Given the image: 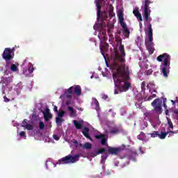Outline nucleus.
Segmentation results:
<instances>
[{
    "mask_svg": "<svg viewBox=\"0 0 178 178\" xmlns=\"http://www.w3.org/2000/svg\"><path fill=\"white\" fill-rule=\"evenodd\" d=\"M95 138L97 140H101L102 145H105L106 144V138H105V134L95 135Z\"/></svg>",
    "mask_w": 178,
    "mask_h": 178,
    "instance_id": "13",
    "label": "nucleus"
},
{
    "mask_svg": "<svg viewBox=\"0 0 178 178\" xmlns=\"http://www.w3.org/2000/svg\"><path fill=\"white\" fill-rule=\"evenodd\" d=\"M74 93L76 95H81V87L79 85H76L74 88Z\"/></svg>",
    "mask_w": 178,
    "mask_h": 178,
    "instance_id": "19",
    "label": "nucleus"
},
{
    "mask_svg": "<svg viewBox=\"0 0 178 178\" xmlns=\"http://www.w3.org/2000/svg\"><path fill=\"white\" fill-rule=\"evenodd\" d=\"M53 138H54L56 141H59V136L56 134L53 135Z\"/></svg>",
    "mask_w": 178,
    "mask_h": 178,
    "instance_id": "50",
    "label": "nucleus"
},
{
    "mask_svg": "<svg viewBox=\"0 0 178 178\" xmlns=\"http://www.w3.org/2000/svg\"><path fill=\"white\" fill-rule=\"evenodd\" d=\"M63 116H65V112L63 111H61L60 113H58L57 118H62Z\"/></svg>",
    "mask_w": 178,
    "mask_h": 178,
    "instance_id": "41",
    "label": "nucleus"
},
{
    "mask_svg": "<svg viewBox=\"0 0 178 178\" xmlns=\"http://www.w3.org/2000/svg\"><path fill=\"white\" fill-rule=\"evenodd\" d=\"M145 45L149 55H152V54H154V51H155V48H154V43L145 42Z\"/></svg>",
    "mask_w": 178,
    "mask_h": 178,
    "instance_id": "14",
    "label": "nucleus"
},
{
    "mask_svg": "<svg viewBox=\"0 0 178 178\" xmlns=\"http://www.w3.org/2000/svg\"><path fill=\"white\" fill-rule=\"evenodd\" d=\"M90 129L88 127H84L82 130V134H83L84 137L88 138V140H92L91 136H90Z\"/></svg>",
    "mask_w": 178,
    "mask_h": 178,
    "instance_id": "15",
    "label": "nucleus"
},
{
    "mask_svg": "<svg viewBox=\"0 0 178 178\" xmlns=\"http://www.w3.org/2000/svg\"><path fill=\"white\" fill-rule=\"evenodd\" d=\"M29 124H27V120H24V121L22 123V127H25L26 126H27Z\"/></svg>",
    "mask_w": 178,
    "mask_h": 178,
    "instance_id": "43",
    "label": "nucleus"
},
{
    "mask_svg": "<svg viewBox=\"0 0 178 178\" xmlns=\"http://www.w3.org/2000/svg\"><path fill=\"white\" fill-rule=\"evenodd\" d=\"M136 17H137V19H139V22H143V16L141 15V13L136 15Z\"/></svg>",
    "mask_w": 178,
    "mask_h": 178,
    "instance_id": "44",
    "label": "nucleus"
},
{
    "mask_svg": "<svg viewBox=\"0 0 178 178\" xmlns=\"http://www.w3.org/2000/svg\"><path fill=\"white\" fill-rule=\"evenodd\" d=\"M144 115L146 117V118H152V111H147L144 113Z\"/></svg>",
    "mask_w": 178,
    "mask_h": 178,
    "instance_id": "35",
    "label": "nucleus"
},
{
    "mask_svg": "<svg viewBox=\"0 0 178 178\" xmlns=\"http://www.w3.org/2000/svg\"><path fill=\"white\" fill-rule=\"evenodd\" d=\"M97 30L100 31L101 30H104L106 27V24L104 21H102L101 23L97 24Z\"/></svg>",
    "mask_w": 178,
    "mask_h": 178,
    "instance_id": "17",
    "label": "nucleus"
},
{
    "mask_svg": "<svg viewBox=\"0 0 178 178\" xmlns=\"http://www.w3.org/2000/svg\"><path fill=\"white\" fill-rule=\"evenodd\" d=\"M151 99H154V97L152 95L149 96L147 99V97L145 98V101H151Z\"/></svg>",
    "mask_w": 178,
    "mask_h": 178,
    "instance_id": "48",
    "label": "nucleus"
},
{
    "mask_svg": "<svg viewBox=\"0 0 178 178\" xmlns=\"http://www.w3.org/2000/svg\"><path fill=\"white\" fill-rule=\"evenodd\" d=\"M99 1H102V2H104V1H105V0H96V1H95V3H97V2H99V3H101V2H100Z\"/></svg>",
    "mask_w": 178,
    "mask_h": 178,
    "instance_id": "61",
    "label": "nucleus"
},
{
    "mask_svg": "<svg viewBox=\"0 0 178 178\" xmlns=\"http://www.w3.org/2000/svg\"><path fill=\"white\" fill-rule=\"evenodd\" d=\"M166 133H168V137H172V136H175V134H177L178 130L168 131Z\"/></svg>",
    "mask_w": 178,
    "mask_h": 178,
    "instance_id": "33",
    "label": "nucleus"
},
{
    "mask_svg": "<svg viewBox=\"0 0 178 178\" xmlns=\"http://www.w3.org/2000/svg\"><path fill=\"white\" fill-rule=\"evenodd\" d=\"M168 126L170 129H173V123L171 120H168Z\"/></svg>",
    "mask_w": 178,
    "mask_h": 178,
    "instance_id": "47",
    "label": "nucleus"
},
{
    "mask_svg": "<svg viewBox=\"0 0 178 178\" xmlns=\"http://www.w3.org/2000/svg\"><path fill=\"white\" fill-rule=\"evenodd\" d=\"M118 19L120 20V24L122 27V29H127V25L124 23V17L123 16V11L122 10H119L118 13Z\"/></svg>",
    "mask_w": 178,
    "mask_h": 178,
    "instance_id": "10",
    "label": "nucleus"
},
{
    "mask_svg": "<svg viewBox=\"0 0 178 178\" xmlns=\"http://www.w3.org/2000/svg\"><path fill=\"white\" fill-rule=\"evenodd\" d=\"M74 125L77 130H81L83 129V123L79 121L74 120Z\"/></svg>",
    "mask_w": 178,
    "mask_h": 178,
    "instance_id": "18",
    "label": "nucleus"
},
{
    "mask_svg": "<svg viewBox=\"0 0 178 178\" xmlns=\"http://www.w3.org/2000/svg\"><path fill=\"white\" fill-rule=\"evenodd\" d=\"M10 83H12V79L10 77H2L0 84H2L3 94H5V88H8Z\"/></svg>",
    "mask_w": 178,
    "mask_h": 178,
    "instance_id": "8",
    "label": "nucleus"
},
{
    "mask_svg": "<svg viewBox=\"0 0 178 178\" xmlns=\"http://www.w3.org/2000/svg\"><path fill=\"white\" fill-rule=\"evenodd\" d=\"M136 156H137V154H136V153H132L131 154H130V155L129 156V161H133L134 162H136Z\"/></svg>",
    "mask_w": 178,
    "mask_h": 178,
    "instance_id": "27",
    "label": "nucleus"
},
{
    "mask_svg": "<svg viewBox=\"0 0 178 178\" xmlns=\"http://www.w3.org/2000/svg\"><path fill=\"white\" fill-rule=\"evenodd\" d=\"M94 103L95 105L96 111H99V102H98V100L97 99H94Z\"/></svg>",
    "mask_w": 178,
    "mask_h": 178,
    "instance_id": "32",
    "label": "nucleus"
},
{
    "mask_svg": "<svg viewBox=\"0 0 178 178\" xmlns=\"http://www.w3.org/2000/svg\"><path fill=\"white\" fill-rule=\"evenodd\" d=\"M152 106L154 108V112L161 115L162 113V100L161 99L157 98L155 99L151 104Z\"/></svg>",
    "mask_w": 178,
    "mask_h": 178,
    "instance_id": "5",
    "label": "nucleus"
},
{
    "mask_svg": "<svg viewBox=\"0 0 178 178\" xmlns=\"http://www.w3.org/2000/svg\"><path fill=\"white\" fill-rule=\"evenodd\" d=\"M148 136H150L152 138H155L156 137H159V131H153L152 133L147 134Z\"/></svg>",
    "mask_w": 178,
    "mask_h": 178,
    "instance_id": "25",
    "label": "nucleus"
},
{
    "mask_svg": "<svg viewBox=\"0 0 178 178\" xmlns=\"http://www.w3.org/2000/svg\"><path fill=\"white\" fill-rule=\"evenodd\" d=\"M113 79L115 86H116V81L119 84L124 83L123 85H120L118 87L120 92H126V91H129V89L131 88V83L128 81V80H130V71L129 70V67H126L124 64L120 65L113 72Z\"/></svg>",
    "mask_w": 178,
    "mask_h": 178,
    "instance_id": "1",
    "label": "nucleus"
},
{
    "mask_svg": "<svg viewBox=\"0 0 178 178\" xmlns=\"http://www.w3.org/2000/svg\"><path fill=\"white\" fill-rule=\"evenodd\" d=\"M84 149H91L92 148V145L90 143H86L83 145Z\"/></svg>",
    "mask_w": 178,
    "mask_h": 178,
    "instance_id": "23",
    "label": "nucleus"
},
{
    "mask_svg": "<svg viewBox=\"0 0 178 178\" xmlns=\"http://www.w3.org/2000/svg\"><path fill=\"white\" fill-rule=\"evenodd\" d=\"M80 158L79 154H75L74 156L69 154L65 157H63L57 162V165H60V163H75L77 162Z\"/></svg>",
    "mask_w": 178,
    "mask_h": 178,
    "instance_id": "3",
    "label": "nucleus"
},
{
    "mask_svg": "<svg viewBox=\"0 0 178 178\" xmlns=\"http://www.w3.org/2000/svg\"><path fill=\"white\" fill-rule=\"evenodd\" d=\"M25 129H26L27 130H33V125L28 124L25 127Z\"/></svg>",
    "mask_w": 178,
    "mask_h": 178,
    "instance_id": "42",
    "label": "nucleus"
},
{
    "mask_svg": "<svg viewBox=\"0 0 178 178\" xmlns=\"http://www.w3.org/2000/svg\"><path fill=\"white\" fill-rule=\"evenodd\" d=\"M118 44H120V52L121 54V56L119 54H115V58L119 60V62H124V56H126V52H124V45L122 44V40H120L118 42Z\"/></svg>",
    "mask_w": 178,
    "mask_h": 178,
    "instance_id": "6",
    "label": "nucleus"
},
{
    "mask_svg": "<svg viewBox=\"0 0 178 178\" xmlns=\"http://www.w3.org/2000/svg\"><path fill=\"white\" fill-rule=\"evenodd\" d=\"M146 74H147V76H151V74H152V70H148L146 72Z\"/></svg>",
    "mask_w": 178,
    "mask_h": 178,
    "instance_id": "49",
    "label": "nucleus"
},
{
    "mask_svg": "<svg viewBox=\"0 0 178 178\" xmlns=\"http://www.w3.org/2000/svg\"><path fill=\"white\" fill-rule=\"evenodd\" d=\"M140 86H141L140 87H141L142 92H144L145 91V81L142 82Z\"/></svg>",
    "mask_w": 178,
    "mask_h": 178,
    "instance_id": "40",
    "label": "nucleus"
},
{
    "mask_svg": "<svg viewBox=\"0 0 178 178\" xmlns=\"http://www.w3.org/2000/svg\"><path fill=\"white\" fill-rule=\"evenodd\" d=\"M175 113L178 114V111H175Z\"/></svg>",
    "mask_w": 178,
    "mask_h": 178,
    "instance_id": "64",
    "label": "nucleus"
},
{
    "mask_svg": "<svg viewBox=\"0 0 178 178\" xmlns=\"http://www.w3.org/2000/svg\"><path fill=\"white\" fill-rule=\"evenodd\" d=\"M145 137V134L143 131H141L140 134L138 136V140H144Z\"/></svg>",
    "mask_w": 178,
    "mask_h": 178,
    "instance_id": "30",
    "label": "nucleus"
},
{
    "mask_svg": "<svg viewBox=\"0 0 178 178\" xmlns=\"http://www.w3.org/2000/svg\"><path fill=\"white\" fill-rule=\"evenodd\" d=\"M28 71L30 73V74H31V73H33V72H34V66H33V65H31L29 67Z\"/></svg>",
    "mask_w": 178,
    "mask_h": 178,
    "instance_id": "39",
    "label": "nucleus"
},
{
    "mask_svg": "<svg viewBox=\"0 0 178 178\" xmlns=\"http://www.w3.org/2000/svg\"><path fill=\"white\" fill-rule=\"evenodd\" d=\"M114 94L115 95L119 94V90H118V89H115V91H114Z\"/></svg>",
    "mask_w": 178,
    "mask_h": 178,
    "instance_id": "58",
    "label": "nucleus"
},
{
    "mask_svg": "<svg viewBox=\"0 0 178 178\" xmlns=\"http://www.w3.org/2000/svg\"><path fill=\"white\" fill-rule=\"evenodd\" d=\"M154 92H157L156 90H154L153 92H152V97H153V98H155L156 97V94H154Z\"/></svg>",
    "mask_w": 178,
    "mask_h": 178,
    "instance_id": "55",
    "label": "nucleus"
},
{
    "mask_svg": "<svg viewBox=\"0 0 178 178\" xmlns=\"http://www.w3.org/2000/svg\"><path fill=\"white\" fill-rule=\"evenodd\" d=\"M10 70L12 72H16L17 70V66L15 64H12L10 67Z\"/></svg>",
    "mask_w": 178,
    "mask_h": 178,
    "instance_id": "36",
    "label": "nucleus"
},
{
    "mask_svg": "<svg viewBox=\"0 0 178 178\" xmlns=\"http://www.w3.org/2000/svg\"><path fill=\"white\" fill-rule=\"evenodd\" d=\"M3 99H4L5 102H9V101H10V99H8V97H6V96H4Z\"/></svg>",
    "mask_w": 178,
    "mask_h": 178,
    "instance_id": "54",
    "label": "nucleus"
},
{
    "mask_svg": "<svg viewBox=\"0 0 178 178\" xmlns=\"http://www.w3.org/2000/svg\"><path fill=\"white\" fill-rule=\"evenodd\" d=\"M68 111L70 112L71 116H76V113H74V108L73 107L68 106Z\"/></svg>",
    "mask_w": 178,
    "mask_h": 178,
    "instance_id": "31",
    "label": "nucleus"
},
{
    "mask_svg": "<svg viewBox=\"0 0 178 178\" xmlns=\"http://www.w3.org/2000/svg\"><path fill=\"white\" fill-rule=\"evenodd\" d=\"M133 13L135 16H138V15H140V11L138 10H134Z\"/></svg>",
    "mask_w": 178,
    "mask_h": 178,
    "instance_id": "46",
    "label": "nucleus"
},
{
    "mask_svg": "<svg viewBox=\"0 0 178 178\" xmlns=\"http://www.w3.org/2000/svg\"><path fill=\"white\" fill-rule=\"evenodd\" d=\"M108 16L110 17V19H112V17H113V6H112V4L108 5Z\"/></svg>",
    "mask_w": 178,
    "mask_h": 178,
    "instance_id": "20",
    "label": "nucleus"
},
{
    "mask_svg": "<svg viewBox=\"0 0 178 178\" xmlns=\"http://www.w3.org/2000/svg\"><path fill=\"white\" fill-rule=\"evenodd\" d=\"M106 151V149L104 148L99 149V150L97 152V155H99V154H104V152H105Z\"/></svg>",
    "mask_w": 178,
    "mask_h": 178,
    "instance_id": "38",
    "label": "nucleus"
},
{
    "mask_svg": "<svg viewBox=\"0 0 178 178\" xmlns=\"http://www.w3.org/2000/svg\"><path fill=\"white\" fill-rule=\"evenodd\" d=\"M123 33L124 34V37H126V38H129L130 36V31L127 27L124 29Z\"/></svg>",
    "mask_w": 178,
    "mask_h": 178,
    "instance_id": "26",
    "label": "nucleus"
},
{
    "mask_svg": "<svg viewBox=\"0 0 178 178\" xmlns=\"http://www.w3.org/2000/svg\"><path fill=\"white\" fill-rule=\"evenodd\" d=\"M152 3V1L149 0H145V6H144V9H143V15L146 19H148V13L151 12V10H149V5Z\"/></svg>",
    "mask_w": 178,
    "mask_h": 178,
    "instance_id": "9",
    "label": "nucleus"
},
{
    "mask_svg": "<svg viewBox=\"0 0 178 178\" xmlns=\"http://www.w3.org/2000/svg\"><path fill=\"white\" fill-rule=\"evenodd\" d=\"M147 35L153 34V33H152V24H151V23H149L148 31H147Z\"/></svg>",
    "mask_w": 178,
    "mask_h": 178,
    "instance_id": "29",
    "label": "nucleus"
},
{
    "mask_svg": "<svg viewBox=\"0 0 178 178\" xmlns=\"http://www.w3.org/2000/svg\"><path fill=\"white\" fill-rule=\"evenodd\" d=\"M148 35V37H149V44L154 43V42H152V35H153V34H150V35Z\"/></svg>",
    "mask_w": 178,
    "mask_h": 178,
    "instance_id": "45",
    "label": "nucleus"
},
{
    "mask_svg": "<svg viewBox=\"0 0 178 178\" xmlns=\"http://www.w3.org/2000/svg\"><path fill=\"white\" fill-rule=\"evenodd\" d=\"M44 128H45V124H44V122L42 121H40L39 122V129H40V130H44Z\"/></svg>",
    "mask_w": 178,
    "mask_h": 178,
    "instance_id": "34",
    "label": "nucleus"
},
{
    "mask_svg": "<svg viewBox=\"0 0 178 178\" xmlns=\"http://www.w3.org/2000/svg\"><path fill=\"white\" fill-rule=\"evenodd\" d=\"M74 144L77 145V144H79V142H77V140H76V141L74 142Z\"/></svg>",
    "mask_w": 178,
    "mask_h": 178,
    "instance_id": "63",
    "label": "nucleus"
},
{
    "mask_svg": "<svg viewBox=\"0 0 178 178\" xmlns=\"http://www.w3.org/2000/svg\"><path fill=\"white\" fill-rule=\"evenodd\" d=\"M102 159H106L108 158V154H104L102 156Z\"/></svg>",
    "mask_w": 178,
    "mask_h": 178,
    "instance_id": "56",
    "label": "nucleus"
},
{
    "mask_svg": "<svg viewBox=\"0 0 178 178\" xmlns=\"http://www.w3.org/2000/svg\"><path fill=\"white\" fill-rule=\"evenodd\" d=\"M145 19L146 22H148V24H149V23H151V22L152 21V18L149 17V12L147 13V19H146L145 16Z\"/></svg>",
    "mask_w": 178,
    "mask_h": 178,
    "instance_id": "37",
    "label": "nucleus"
},
{
    "mask_svg": "<svg viewBox=\"0 0 178 178\" xmlns=\"http://www.w3.org/2000/svg\"><path fill=\"white\" fill-rule=\"evenodd\" d=\"M107 33L111 37V35H112V33L113 32V29H115V27L112 24H108L107 25Z\"/></svg>",
    "mask_w": 178,
    "mask_h": 178,
    "instance_id": "21",
    "label": "nucleus"
},
{
    "mask_svg": "<svg viewBox=\"0 0 178 178\" xmlns=\"http://www.w3.org/2000/svg\"><path fill=\"white\" fill-rule=\"evenodd\" d=\"M166 101H167V99H166V98H163V104H166Z\"/></svg>",
    "mask_w": 178,
    "mask_h": 178,
    "instance_id": "59",
    "label": "nucleus"
},
{
    "mask_svg": "<svg viewBox=\"0 0 178 178\" xmlns=\"http://www.w3.org/2000/svg\"><path fill=\"white\" fill-rule=\"evenodd\" d=\"M2 58L6 61L12 60L14 58V56L12 55V49L10 48H6L2 54Z\"/></svg>",
    "mask_w": 178,
    "mask_h": 178,
    "instance_id": "7",
    "label": "nucleus"
},
{
    "mask_svg": "<svg viewBox=\"0 0 178 178\" xmlns=\"http://www.w3.org/2000/svg\"><path fill=\"white\" fill-rule=\"evenodd\" d=\"M19 136H20V137H25V136H26V132H25V131H21V132L19 133Z\"/></svg>",
    "mask_w": 178,
    "mask_h": 178,
    "instance_id": "52",
    "label": "nucleus"
},
{
    "mask_svg": "<svg viewBox=\"0 0 178 178\" xmlns=\"http://www.w3.org/2000/svg\"><path fill=\"white\" fill-rule=\"evenodd\" d=\"M156 59L158 62H163L160 65V69L164 77H168V74H169V70L170 69V63L169 62V60H170V55L164 53L161 55H159Z\"/></svg>",
    "mask_w": 178,
    "mask_h": 178,
    "instance_id": "2",
    "label": "nucleus"
},
{
    "mask_svg": "<svg viewBox=\"0 0 178 178\" xmlns=\"http://www.w3.org/2000/svg\"><path fill=\"white\" fill-rule=\"evenodd\" d=\"M63 122H65V120H63V118H61L60 117L56 118V123L57 126H62V123H63Z\"/></svg>",
    "mask_w": 178,
    "mask_h": 178,
    "instance_id": "22",
    "label": "nucleus"
},
{
    "mask_svg": "<svg viewBox=\"0 0 178 178\" xmlns=\"http://www.w3.org/2000/svg\"><path fill=\"white\" fill-rule=\"evenodd\" d=\"M54 112L58 113V106H54Z\"/></svg>",
    "mask_w": 178,
    "mask_h": 178,
    "instance_id": "57",
    "label": "nucleus"
},
{
    "mask_svg": "<svg viewBox=\"0 0 178 178\" xmlns=\"http://www.w3.org/2000/svg\"><path fill=\"white\" fill-rule=\"evenodd\" d=\"M168 134H169V133L161 132V134H159V138H160L161 140H165Z\"/></svg>",
    "mask_w": 178,
    "mask_h": 178,
    "instance_id": "24",
    "label": "nucleus"
},
{
    "mask_svg": "<svg viewBox=\"0 0 178 178\" xmlns=\"http://www.w3.org/2000/svg\"><path fill=\"white\" fill-rule=\"evenodd\" d=\"M108 154H111V155H118V154L122 152V147H112L108 146Z\"/></svg>",
    "mask_w": 178,
    "mask_h": 178,
    "instance_id": "11",
    "label": "nucleus"
},
{
    "mask_svg": "<svg viewBox=\"0 0 178 178\" xmlns=\"http://www.w3.org/2000/svg\"><path fill=\"white\" fill-rule=\"evenodd\" d=\"M102 97L103 99H105V100L108 99V95H107L103 94L102 95Z\"/></svg>",
    "mask_w": 178,
    "mask_h": 178,
    "instance_id": "53",
    "label": "nucleus"
},
{
    "mask_svg": "<svg viewBox=\"0 0 178 178\" xmlns=\"http://www.w3.org/2000/svg\"><path fill=\"white\" fill-rule=\"evenodd\" d=\"M43 118L46 122H49L52 119V114L49 112V108H46L43 112Z\"/></svg>",
    "mask_w": 178,
    "mask_h": 178,
    "instance_id": "12",
    "label": "nucleus"
},
{
    "mask_svg": "<svg viewBox=\"0 0 178 178\" xmlns=\"http://www.w3.org/2000/svg\"><path fill=\"white\" fill-rule=\"evenodd\" d=\"M121 130L118 127H111L109 129L110 134H119L120 133Z\"/></svg>",
    "mask_w": 178,
    "mask_h": 178,
    "instance_id": "16",
    "label": "nucleus"
},
{
    "mask_svg": "<svg viewBox=\"0 0 178 178\" xmlns=\"http://www.w3.org/2000/svg\"><path fill=\"white\" fill-rule=\"evenodd\" d=\"M100 31L101 34H102L103 35H106V31H105V29H102Z\"/></svg>",
    "mask_w": 178,
    "mask_h": 178,
    "instance_id": "51",
    "label": "nucleus"
},
{
    "mask_svg": "<svg viewBox=\"0 0 178 178\" xmlns=\"http://www.w3.org/2000/svg\"><path fill=\"white\" fill-rule=\"evenodd\" d=\"M73 90H74V87L73 86L68 88L67 92L68 94H70V95H67L68 98H72V94H73Z\"/></svg>",
    "mask_w": 178,
    "mask_h": 178,
    "instance_id": "28",
    "label": "nucleus"
},
{
    "mask_svg": "<svg viewBox=\"0 0 178 178\" xmlns=\"http://www.w3.org/2000/svg\"><path fill=\"white\" fill-rule=\"evenodd\" d=\"M66 105H70V102L67 101V102H66Z\"/></svg>",
    "mask_w": 178,
    "mask_h": 178,
    "instance_id": "62",
    "label": "nucleus"
},
{
    "mask_svg": "<svg viewBox=\"0 0 178 178\" xmlns=\"http://www.w3.org/2000/svg\"><path fill=\"white\" fill-rule=\"evenodd\" d=\"M96 7L97 8V20L99 22V19H101L102 22H105L106 19H108V13L106 11H101V3L99 1H96Z\"/></svg>",
    "mask_w": 178,
    "mask_h": 178,
    "instance_id": "4",
    "label": "nucleus"
},
{
    "mask_svg": "<svg viewBox=\"0 0 178 178\" xmlns=\"http://www.w3.org/2000/svg\"><path fill=\"white\" fill-rule=\"evenodd\" d=\"M163 107L165 108V109H167L168 106H166V103H163Z\"/></svg>",
    "mask_w": 178,
    "mask_h": 178,
    "instance_id": "60",
    "label": "nucleus"
}]
</instances>
